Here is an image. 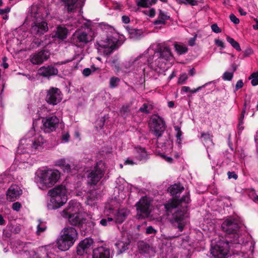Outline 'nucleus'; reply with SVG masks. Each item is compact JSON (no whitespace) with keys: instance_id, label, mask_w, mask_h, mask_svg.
<instances>
[{"instance_id":"obj_1","label":"nucleus","mask_w":258,"mask_h":258,"mask_svg":"<svg viewBox=\"0 0 258 258\" xmlns=\"http://www.w3.org/2000/svg\"><path fill=\"white\" fill-rule=\"evenodd\" d=\"M166 214L169 215L172 214L170 219L171 223L173 226L177 227L179 231L181 232L184 229L185 224L183 221L188 217V206L187 205L181 206L177 209L179 205L177 201V198H172L164 204Z\"/></svg>"},{"instance_id":"obj_2","label":"nucleus","mask_w":258,"mask_h":258,"mask_svg":"<svg viewBox=\"0 0 258 258\" xmlns=\"http://www.w3.org/2000/svg\"><path fill=\"white\" fill-rule=\"evenodd\" d=\"M67 190L66 186L59 185L49 190L48 194L50 199L47 203L49 210L57 209L62 206L67 201Z\"/></svg>"},{"instance_id":"obj_3","label":"nucleus","mask_w":258,"mask_h":258,"mask_svg":"<svg viewBox=\"0 0 258 258\" xmlns=\"http://www.w3.org/2000/svg\"><path fill=\"white\" fill-rule=\"evenodd\" d=\"M240 227L239 221L233 218H227L221 224V229L226 235L227 238H230L231 244H239V236L238 233Z\"/></svg>"},{"instance_id":"obj_4","label":"nucleus","mask_w":258,"mask_h":258,"mask_svg":"<svg viewBox=\"0 0 258 258\" xmlns=\"http://www.w3.org/2000/svg\"><path fill=\"white\" fill-rule=\"evenodd\" d=\"M39 188L45 190L53 186L60 178V172L57 170H41L37 174Z\"/></svg>"},{"instance_id":"obj_5","label":"nucleus","mask_w":258,"mask_h":258,"mask_svg":"<svg viewBox=\"0 0 258 258\" xmlns=\"http://www.w3.org/2000/svg\"><path fill=\"white\" fill-rule=\"evenodd\" d=\"M232 244L226 239H219L211 242V254L214 258H227L229 249Z\"/></svg>"},{"instance_id":"obj_6","label":"nucleus","mask_w":258,"mask_h":258,"mask_svg":"<svg viewBox=\"0 0 258 258\" xmlns=\"http://www.w3.org/2000/svg\"><path fill=\"white\" fill-rule=\"evenodd\" d=\"M105 164L100 160L97 162L94 167L88 171L87 182L91 186H94L100 180L105 174Z\"/></svg>"},{"instance_id":"obj_7","label":"nucleus","mask_w":258,"mask_h":258,"mask_svg":"<svg viewBox=\"0 0 258 258\" xmlns=\"http://www.w3.org/2000/svg\"><path fill=\"white\" fill-rule=\"evenodd\" d=\"M149 125L152 133L159 138L162 136L166 129L163 119L157 114H154L150 118Z\"/></svg>"},{"instance_id":"obj_8","label":"nucleus","mask_w":258,"mask_h":258,"mask_svg":"<svg viewBox=\"0 0 258 258\" xmlns=\"http://www.w3.org/2000/svg\"><path fill=\"white\" fill-rule=\"evenodd\" d=\"M151 202L146 196L142 197L135 205L136 208L137 219H144L149 217L151 211Z\"/></svg>"},{"instance_id":"obj_9","label":"nucleus","mask_w":258,"mask_h":258,"mask_svg":"<svg viewBox=\"0 0 258 258\" xmlns=\"http://www.w3.org/2000/svg\"><path fill=\"white\" fill-rule=\"evenodd\" d=\"M93 39V36L87 32L83 31H76L71 37V42L78 47L82 48Z\"/></svg>"},{"instance_id":"obj_10","label":"nucleus","mask_w":258,"mask_h":258,"mask_svg":"<svg viewBox=\"0 0 258 258\" xmlns=\"http://www.w3.org/2000/svg\"><path fill=\"white\" fill-rule=\"evenodd\" d=\"M42 130L46 133H50L56 129L59 122V119L55 115L42 117L41 120Z\"/></svg>"},{"instance_id":"obj_11","label":"nucleus","mask_w":258,"mask_h":258,"mask_svg":"<svg viewBox=\"0 0 258 258\" xmlns=\"http://www.w3.org/2000/svg\"><path fill=\"white\" fill-rule=\"evenodd\" d=\"M50 54L49 50L43 48L32 54L29 57L30 61L33 64L40 65L49 58Z\"/></svg>"},{"instance_id":"obj_12","label":"nucleus","mask_w":258,"mask_h":258,"mask_svg":"<svg viewBox=\"0 0 258 258\" xmlns=\"http://www.w3.org/2000/svg\"><path fill=\"white\" fill-rule=\"evenodd\" d=\"M118 41L113 37L111 36H108L105 40H101L99 46L101 47L105 48L104 51V53L106 55H110L115 49L117 48Z\"/></svg>"},{"instance_id":"obj_13","label":"nucleus","mask_w":258,"mask_h":258,"mask_svg":"<svg viewBox=\"0 0 258 258\" xmlns=\"http://www.w3.org/2000/svg\"><path fill=\"white\" fill-rule=\"evenodd\" d=\"M45 100L49 104H57L61 100V91L57 88L51 87L47 91Z\"/></svg>"},{"instance_id":"obj_14","label":"nucleus","mask_w":258,"mask_h":258,"mask_svg":"<svg viewBox=\"0 0 258 258\" xmlns=\"http://www.w3.org/2000/svg\"><path fill=\"white\" fill-rule=\"evenodd\" d=\"M155 56H157L159 61L161 59L167 61L173 57L169 46L164 44H158L157 45L155 51Z\"/></svg>"},{"instance_id":"obj_15","label":"nucleus","mask_w":258,"mask_h":258,"mask_svg":"<svg viewBox=\"0 0 258 258\" xmlns=\"http://www.w3.org/2000/svg\"><path fill=\"white\" fill-rule=\"evenodd\" d=\"M48 30L47 23L45 21L33 23L30 29L31 34L35 36V37L40 36L44 34Z\"/></svg>"},{"instance_id":"obj_16","label":"nucleus","mask_w":258,"mask_h":258,"mask_svg":"<svg viewBox=\"0 0 258 258\" xmlns=\"http://www.w3.org/2000/svg\"><path fill=\"white\" fill-rule=\"evenodd\" d=\"M61 236L64 239L71 242L72 244H74L75 241L78 239V233L75 228L73 227H66L61 232Z\"/></svg>"},{"instance_id":"obj_17","label":"nucleus","mask_w":258,"mask_h":258,"mask_svg":"<svg viewBox=\"0 0 258 258\" xmlns=\"http://www.w3.org/2000/svg\"><path fill=\"white\" fill-rule=\"evenodd\" d=\"M93 243L92 238H85L82 240L77 247V253L78 255H83L84 253H87Z\"/></svg>"},{"instance_id":"obj_18","label":"nucleus","mask_w":258,"mask_h":258,"mask_svg":"<svg viewBox=\"0 0 258 258\" xmlns=\"http://www.w3.org/2000/svg\"><path fill=\"white\" fill-rule=\"evenodd\" d=\"M38 72L40 76L48 78L57 75L58 73V69L51 65L43 66L38 69Z\"/></svg>"},{"instance_id":"obj_19","label":"nucleus","mask_w":258,"mask_h":258,"mask_svg":"<svg viewBox=\"0 0 258 258\" xmlns=\"http://www.w3.org/2000/svg\"><path fill=\"white\" fill-rule=\"evenodd\" d=\"M93 258H112L110 256L109 248L100 246L95 248L93 251Z\"/></svg>"},{"instance_id":"obj_20","label":"nucleus","mask_w":258,"mask_h":258,"mask_svg":"<svg viewBox=\"0 0 258 258\" xmlns=\"http://www.w3.org/2000/svg\"><path fill=\"white\" fill-rule=\"evenodd\" d=\"M79 209L78 207L77 206V203L70 202L67 207L62 211V216L64 218H67L70 216H72L75 214H79Z\"/></svg>"},{"instance_id":"obj_21","label":"nucleus","mask_w":258,"mask_h":258,"mask_svg":"<svg viewBox=\"0 0 258 258\" xmlns=\"http://www.w3.org/2000/svg\"><path fill=\"white\" fill-rule=\"evenodd\" d=\"M130 214V211L125 208L118 210L114 215V223L120 224L122 223Z\"/></svg>"},{"instance_id":"obj_22","label":"nucleus","mask_w":258,"mask_h":258,"mask_svg":"<svg viewBox=\"0 0 258 258\" xmlns=\"http://www.w3.org/2000/svg\"><path fill=\"white\" fill-rule=\"evenodd\" d=\"M95 223L91 221H86V219L84 218L83 223L79 228L81 232H84L85 235L87 233H91L93 232Z\"/></svg>"},{"instance_id":"obj_23","label":"nucleus","mask_w":258,"mask_h":258,"mask_svg":"<svg viewBox=\"0 0 258 258\" xmlns=\"http://www.w3.org/2000/svg\"><path fill=\"white\" fill-rule=\"evenodd\" d=\"M66 218L68 219V222L71 225L78 228H80L84 219V218L81 217L79 213L75 214L72 216H70Z\"/></svg>"},{"instance_id":"obj_24","label":"nucleus","mask_w":258,"mask_h":258,"mask_svg":"<svg viewBox=\"0 0 258 258\" xmlns=\"http://www.w3.org/2000/svg\"><path fill=\"white\" fill-rule=\"evenodd\" d=\"M183 190L184 187L180 183L171 185L168 188V191L175 198L179 197Z\"/></svg>"},{"instance_id":"obj_25","label":"nucleus","mask_w":258,"mask_h":258,"mask_svg":"<svg viewBox=\"0 0 258 258\" xmlns=\"http://www.w3.org/2000/svg\"><path fill=\"white\" fill-rule=\"evenodd\" d=\"M56 244L58 248L61 251L68 250L74 245L61 236H60V237L57 239Z\"/></svg>"},{"instance_id":"obj_26","label":"nucleus","mask_w":258,"mask_h":258,"mask_svg":"<svg viewBox=\"0 0 258 258\" xmlns=\"http://www.w3.org/2000/svg\"><path fill=\"white\" fill-rule=\"evenodd\" d=\"M68 34V29L64 26L59 25L56 28L54 37L59 40L63 41L67 38Z\"/></svg>"},{"instance_id":"obj_27","label":"nucleus","mask_w":258,"mask_h":258,"mask_svg":"<svg viewBox=\"0 0 258 258\" xmlns=\"http://www.w3.org/2000/svg\"><path fill=\"white\" fill-rule=\"evenodd\" d=\"M60 1L67 9L68 13L74 12L77 8L76 4L78 0H60Z\"/></svg>"},{"instance_id":"obj_28","label":"nucleus","mask_w":258,"mask_h":258,"mask_svg":"<svg viewBox=\"0 0 258 258\" xmlns=\"http://www.w3.org/2000/svg\"><path fill=\"white\" fill-rule=\"evenodd\" d=\"M147 61L148 66L153 70L156 71L157 68L161 67L159 60L157 56H155V54L153 56H149Z\"/></svg>"},{"instance_id":"obj_29","label":"nucleus","mask_w":258,"mask_h":258,"mask_svg":"<svg viewBox=\"0 0 258 258\" xmlns=\"http://www.w3.org/2000/svg\"><path fill=\"white\" fill-rule=\"evenodd\" d=\"M136 151V158L140 161H146L148 159V154L144 148L137 147L135 148Z\"/></svg>"},{"instance_id":"obj_30","label":"nucleus","mask_w":258,"mask_h":258,"mask_svg":"<svg viewBox=\"0 0 258 258\" xmlns=\"http://www.w3.org/2000/svg\"><path fill=\"white\" fill-rule=\"evenodd\" d=\"M130 241H118L115 244V245L117 249V254H119L124 252L126 249H128V246L130 245Z\"/></svg>"},{"instance_id":"obj_31","label":"nucleus","mask_w":258,"mask_h":258,"mask_svg":"<svg viewBox=\"0 0 258 258\" xmlns=\"http://www.w3.org/2000/svg\"><path fill=\"white\" fill-rule=\"evenodd\" d=\"M170 19V16L165 14L161 10H159V13L157 19L154 21L155 25L165 24V21Z\"/></svg>"},{"instance_id":"obj_32","label":"nucleus","mask_w":258,"mask_h":258,"mask_svg":"<svg viewBox=\"0 0 258 258\" xmlns=\"http://www.w3.org/2000/svg\"><path fill=\"white\" fill-rule=\"evenodd\" d=\"M7 200L10 202H14L16 199V190L15 186H11L7 191Z\"/></svg>"},{"instance_id":"obj_33","label":"nucleus","mask_w":258,"mask_h":258,"mask_svg":"<svg viewBox=\"0 0 258 258\" xmlns=\"http://www.w3.org/2000/svg\"><path fill=\"white\" fill-rule=\"evenodd\" d=\"M154 108V105L149 103H145L139 108V112L144 113L145 114H149Z\"/></svg>"},{"instance_id":"obj_34","label":"nucleus","mask_w":258,"mask_h":258,"mask_svg":"<svg viewBox=\"0 0 258 258\" xmlns=\"http://www.w3.org/2000/svg\"><path fill=\"white\" fill-rule=\"evenodd\" d=\"M56 165L61 167L64 172H70L71 171V165L69 163H67L64 159L58 160Z\"/></svg>"},{"instance_id":"obj_35","label":"nucleus","mask_w":258,"mask_h":258,"mask_svg":"<svg viewBox=\"0 0 258 258\" xmlns=\"http://www.w3.org/2000/svg\"><path fill=\"white\" fill-rule=\"evenodd\" d=\"M174 48L179 55L185 54L188 51V48L185 45L179 44L176 43L174 44Z\"/></svg>"},{"instance_id":"obj_36","label":"nucleus","mask_w":258,"mask_h":258,"mask_svg":"<svg viewBox=\"0 0 258 258\" xmlns=\"http://www.w3.org/2000/svg\"><path fill=\"white\" fill-rule=\"evenodd\" d=\"M177 201L179 206L183 203L187 205L190 203L191 200L190 198L189 192H185V195H183L180 199L177 198Z\"/></svg>"},{"instance_id":"obj_37","label":"nucleus","mask_w":258,"mask_h":258,"mask_svg":"<svg viewBox=\"0 0 258 258\" xmlns=\"http://www.w3.org/2000/svg\"><path fill=\"white\" fill-rule=\"evenodd\" d=\"M31 244V243H24L17 241V249H18L20 252L23 251L24 252H26L29 251L28 247L29 245Z\"/></svg>"},{"instance_id":"obj_38","label":"nucleus","mask_w":258,"mask_h":258,"mask_svg":"<svg viewBox=\"0 0 258 258\" xmlns=\"http://www.w3.org/2000/svg\"><path fill=\"white\" fill-rule=\"evenodd\" d=\"M99 223L103 226H109L114 223V219L111 217L102 218L100 220Z\"/></svg>"},{"instance_id":"obj_39","label":"nucleus","mask_w":258,"mask_h":258,"mask_svg":"<svg viewBox=\"0 0 258 258\" xmlns=\"http://www.w3.org/2000/svg\"><path fill=\"white\" fill-rule=\"evenodd\" d=\"M138 247L139 250L144 253L149 252L150 249L149 244L143 241L139 242Z\"/></svg>"},{"instance_id":"obj_40","label":"nucleus","mask_w":258,"mask_h":258,"mask_svg":"<svg viewBox=\"0 0 258 258\" xmlns=\"http://www.w3.org/2000/svg\"><path fill=\"white\" fill-rule=\"evenodd\" d=\"M227 41L232 45V46L235 48L236 50L240 51H241V48L239 44L233 38L228 36L226 37Z\"/></svg>"},{"instance_id":"obj_41","label":"nucleus","mask_w":258,"mask_h":258,"mask_svg":"<svg viewBox=\"0 0 258 258\" xmlns=\"http://www.w3.org/2000/svg\"><path fill=\"white\" fill-rule=\"evenodd\" d=\"M120 79L117 77H112L109 80V88L114 89L117 87L118 85Z\"/></svg>"},{"instance_id":"obj_42","label":"nucleus","mask_w":258,"mask_h":258,"mask_svg":"<svg viewBox=\"0 0 258 258\" xmlns=\"http://www.w3.org/2000/svg\"><path fill=\"white\" fill-rule=\"evenodd\" d=\"M128 31L130 34L131 35V37L132 38H134L136 39L139 38L141 34V31L139 29H129Z\"/></svg>"},{"instance_id":"obj_43","label":"nucleus","mask_w":258,"mask_h":258,"mask_svg":"<svg viewBox=\"0 0 258 258\" xmlns=\"http://www.w3.org/2000/svg\"><path fill=\"white\" fill-rule=\"evenodd\" d=\"M98 195L96 189L92 188L87 193V199L94 201L98 198Z\"/></svg>"},{"instance_id":"obj_44","label":"nucleus","mask_w":258,"mask_h":258,"mask_svg":"<svg viewBox=\"0 0 258 258\" xmlns=\"http://www.w3.org/2000/svg\"><path fill=\"white\" fill-rule=\"evenodd\" d=\"M43 139L41 136L35 139L33 142V147L36 149H38L39 147H41L43 145Z\"/></svg>"},{"instance_id":"obj_45","label":"nucleus","mask_w":258,"mask_h":258,"mask_svg":"<svg viewBox=\"0 0 258 258\" xmlns=\"http://www.w3.org/2000/svg\"><path fill=\"white\" fill-rule=\"evenodd\" d=\"M47 229V226L42 222H40L37 226L36 234L40 235L41 233L44 232Z\"/></svg>"},{"instance_id":"obj_46","label":"nucleus","mask_w":258,"mask_h":258,"mask_svg":"<svg viewBox=\"0 0 258 258\" xmlns=\"http://www.w3.org/2000/svg\"><path fill=\"white\" fill-rule=\"evenodd\" d=\"M130 112V109L128 106H123L120 109L121 115L124 118H126Z\"/></svg>"},{"instance_id":"obj_47","label":"nucleus","mask_w":258,"mask_h":258,"mask_svg":"<svg viewBox=\"0 0 258 258\" xmlns=\"http://www.w3.org/2000/svg\"><path fill=\"white\" fill-rule=\"evenodd\" d=\"M212 136L209 133H202L201 134V139L202 141L205 143H208L212 141Z\"/></svg>"},{"instance_id":"obj_48","label":"nucleus","mask_w":258,"mask_h":258,"mask_svg":"<svg viewBox=\"0 0 258 258\" xmlns=\"http://www.w3.org/2000/svg\"><path fill=\"white\" fill-rule=\"evenodd\" d=\"M188 79V76L186 73H183L180 75L177 83L179 85H182L184 84L185 82V81Z\"/></svg>"},{"instance_id":"obj_49","label":"nucleus","mask_w":258,"mask_h":258,"mask_svg":"<svg viewBox=\"0 0 258 258\" xmlns=\"http://www.w3.org/2000/svg\"><path fill=\"white\" fill-rule=\"evenodd\" d=\"M137 5L139 7H141V8H149V7L148 0H138V1L137 2Z\"/></svg>"},{"instance_id":"obj_50","label":"nucleus","mask_w":258,"mask_h":258,"mask_svg":"<svg viewBox=\"0 0 258 258\" xmlns=\"http://www.w3.org/2000/svg\"><path fill=\"white\" fill-rule=\"evenodd\" d=\"M233 77V73L225 72L223 75V79L226 81H231Z\"/></svg>"},{"instance_id":"obj_51","label":"nucleus","mask_w":258,"mask_h":258,"mask_svg":"<svg viewBox=\"0 0 258 258\" xmlns=\"http://www.w3.org/2000/svg\"><path fill=\"white\" fill-rule=\"evenodd\" d=\"M179 3H183L185 4H189L191 6H196L198 5L197 1L196 0H184V1H181V0H179Z\"/></svg>"},{"instance_id":"obj_52","label":"nucleus","mask_w":258,"mask_h":258,"mask_svg":"<svg viewBox=\"0 0 258 258\" xmlns=\"http://www.w3.org/2000/svg\"><path fill=\"white\" fill-rule=\"evenodd\" d=\"M230 20L235 24L239 23V20L233 14H231L229 16Z\"/></svg>"},{"instance_id":"obj_53","label":"nucleus","mask_w":258,"mask_h":258,"mask_svg":"<svg viewBox=\"0 0 258 258\" xmlns=\"http://www.w3.org/2000/svg\"><path fill=\"white\" fill-rule=\"evenodd\" d=\"M211 29L212 30L216 33H219L221 32V29L218 26L217 24L216 23L211 25Z\"/></svg>"},{"instance_id":"obj_54","label":"nucleus","mask_w":258,"mask_h":258,"mask_svg":"<svg viewBox=\"0 0 258 258\" xmlns=\"http://www.w3.org/2000/svg\"><path fill=\"white\" fill-rule=\"evenodd\" d=\"M227 175L229 179L233 178L236 180L238 178V175L235 173L234 171H228L227 172Z\"/></svg>"},{"instance_id":"obj_55","label":"nucleus","mask_w":258,"mask_h":258,"mask_svg":"<svg viewBox=\"0 0 258 258\" xmlns=\"http://www.w3.org/2000/svg\"><path fill=\"white\" fill-rule=\"evenodd\" d=\"M146 234H150L152 233H156L157 230H156L152 226L147 227L146 231Z\"/></svg>"},{"instance_id":"obj_56","label":"nucleus","mask_w":258,"mask_h":258,"mask_svg":"<svg viewBox=\"0 0 258 258\" xmlns=\"http://www.w3.org/2000/svg\"><path fill=\"white\" fill-rule=\"evenodd\" d=\"M174 130L177 132L176 137L178 140H180V137L182 135V132L180 130V127L178 126H174Z\"/></svg>"},{"instance_id":"obj_57","label":"nucleus","mask_w":258,"mask_h":258,"mask_svg":"<svg viewBox=\"0 0 258 258\" xmlns=\"http://www.w3.org/2000/svg\"><path fill=\"white\" fill-rule=\"evenodd\" d=\"M243 86V83L242 80H238L236 84L235 91H236L239 89L242 88Z\"/></svg>"},{"instance_id":"obj_58","label":"nucleus","mask_w":258,"mask_h":258,"mask_svg":"<svg viewBox=\"0 0 258 258\" xmlns=\"http://www.w3.org/2000/svg\"><path fill=\"white\" fill-rule=\"evenodd\" d=\"M92 73V70L90 68H85L83 71V74L85 77H88L91 75Z\"/></svg>"},{"instance_id":"obj_59","label":"nucleus","mask_w":258,"mask_h":258,"mask_svg":"<svg viewBox=\"0 0 258 258\" xmlns=\"http://www.w3.org/2000/svg\"><path fill=\"white\" fill-rule=\"evenodd\" d=\"M215 43L217 46L221 47L222 48H224L225 47L224 43L219 39H215Z\"/></svg>"},{"instance_id":"obj_60","label":"nucleus","mask_w":258,"mask_h":258,"mask_svg":"<svg viewBox=\"0 0 258 258\" xmlns=\"http://www.w3.org/2000/svg\"><path fill=\"white\" fill-rule=\"evenodd\" d=\"M208 83H206L204 85L201 86H200V87H198L196 89H190V92L192 93H197V92L199 91L200 90H201L202 88H205L208 84Z\"/></svg>"},{"instance_id":"obj_61","label":"nucleus","mask_w":258,"mask_h":258,"mask_svg":"<svg viewBox=\"0 0 258 258\" xmlns=\"http://www.w3.org/2000/svg\"><path fill=\"white\" fill-rule=\"evenodd\" d=\"M253 52L251 48H247L243 52V56L244 57H247L249 55H251Z\"/></svg>"},{"instance_id":"obj_62","label":"nucleus","mask_w":258,"mask_h":258,"mask_svg":"<svg viewBox=\"0 0 258 258\" xmlns=\"http://www.w3.org/2000/svg\"><path fill=\"white\" fill-rule=\"evenodd\" d=\"M161 157L164 159L165 161L168 162V163H171L173 161V159L170 157H167L166 155L161 154L160 155Z\"/></svg>"},{"instance_id":"obj_63","label":"nucleus","mask_w":258,"mask_h":258,"mask_svg":"<svg viewBox=\"0 0 258 258\" xmlns=\"http://www.w3.org/2000/svg\"><path fill=\"white\" fill-rule=\"evenodd\" d=\"M197 35H195L194 37L191 38L188 41V44L189 46H192L195 44V41L197 38Z\"/></svg>"},{"instance_id":"obj_64","label":"nucleus","mask_w":258,"mask_h":258,"mask_svg":"<svg viewBox=\"0 0 258 258\" xmlns=\"http://www.w3.org/2000/svg\"><path fill=\"white\" fill-rule=\"evenodd\" d=\"M70 137V136L69 134L66 133L62 135L61 139H62V141H64L65 142H67L69 141Z\"/></svg>"}]
</instances>
